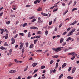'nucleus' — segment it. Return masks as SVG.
<instances>
[{"mask_svg": "<svg viewBox=\"0 0 79 79\" xmlns=\"http://www.w3.org/2000/svg\"><path fill=\"white\" fill-rule=\"evenodd\" d=\"M63 47H58L56 48V52H60L61 50V48H63Z\"/></svg>", "mask_w": 79, "mask_h": 79, "instance_id": "nucleus-1", "label": "nucleus"}, {"mask_svg": "<svg viewBox=\"0 0 79 79\" xmlns=\"http://www.w3.org/2000/svg\"><path fill=\"white\" fill-rule=\"evenodd\" d=\"M11 41L12 43H11V44L13 45V44H14V43L15 42V40L14 38H12L11 39Z\"/></svg>", "mask_w": 79, "mask_h": 79, "instance_id": "nucleus-2", "label": "nucleus"}, {"mask_svg": "<svg viewBox=\"0 0 79 79\" xmlns=\"http://www.w3.org/2000/svg\"><path fill=\"white\" fill-rule=\"evenodd\" d=\"M16 72V70H12L10 71L9 72V73H15Z\"/></svg>", "mask_w": 79, "mask_h": 79, "instance_id": "nucleus-3", "label": "nucleus"}, {"mask_svg": "<svg viewBox=\"0 0 79 79\" xmlns=\"http://www.w3.org/2000/svg\"><path fill=\"white\" fill-rule=\"evenodd\" d=\"M30 28L31 29H38V28L35 27H30Z\"/></svg>", "mask_w": 79, "mask_h": 79, "instance_id": "nucleus-4", "label": "nucleus"}, {"mask_svg": "<svg viewBox=\"0 0 79 79\" xmlns=\"http://www.w3.org/2000/svg\"><path fill=\"white\" fill-rule=\"evenodd\" d=\"M23 45H24V44L22 43L21 44L20 46V48H19V50H21L23 47Z\"/></svg>", "mask_w": 79, "mask_h": 79, "instance_id": "nucleus-5", "label": "nucleus"}, {"mask_svg": "<svg viewBox=\"0 0 79 79\" xmlns=\"http://www.w3.org/2000/svg\"><path fill=\"white\" fill-rule=\"evenodd\" d=\"M75 71H76V68L74 67L72 69V73L73 74V73H74L75 72Z\"/></svg>", "mask_w": 79, "mask_h": 79, "instance_id": "nucleus-6", "label": "nucleus"}, {"mask_svg": "<svg viewBox=\"0 0 79 79\" xmlns=\"http://www.w3.org/2000/svg\"><path fill=\"white\" fill-rule=\"evenodd\" d=\"M63 40H64V39L63 38H62L60 40V43L61 44L63 42Z\"/></svg>", "mask_w": 79, "mask_h": 79, "instance_id": "nucleus-7", "label": "nucleus"}, {"mask_svg": "<svg viewBox=\"0 0 79 79\" xmlns=\"http://www.w3.org/2000/svg\"><path fill=\"white\" fill-rule=\"evenodd\" d=\"M77 23V21H75L74 22H73L72 23H71L70 24V25H74V24H76V23Z\"/></svg>", "mask_w": 79, "mask_h": 79, "instance_id": "nucleus-8", "label": "nucleus"}, {"mask_svg": "<svg viewBox=\"0 0 79 79\" xmlns=\"http://www.w3.org/2000/svg\"><path fill=\"white\" fill-rule=\"evenodd\" d=\"M73 33V31H71L69 32L68 35L67 36H69V35H72Z\"/></svg>", "mask_w": 79, "mask_h": 79, "instance_id": "nucleus-9", "label": "nucleus"}, {"mask_svg": "<svg viewBox=\"0 0 79 79\" xmlns=\"http://www.w3.org/2000/svg\"><path fill=\"white\" fill-rule=\"evenodd\" d=\"M67 64H66V63H64L62 66V68H64V67H65V66L67 65Z\"/></svg>", "mask_w": 79, "mask_h": 79, "instance_id": "nucleus-10", "label": "nucleus"}, {"mask_svg": "<svg viewBox=\"0 0 79 79\" xmlns=\"http://www.w3.org/2000/svg\"><path fill=\"white\" fill-rule=\"evenodd\" d=\"M34 47V44H31L30 46V48H32Z\"/></svg>", "mask_w": 79, "mask_h": 79, "instance_id": "nucleus-11", "label": "nucleus"}, {"mask_svg": "<svg viewBox=\"0 0 79 79\" xmlns=\"http://www.w3.org/2000/svg\"><path fill=\"white\" fill-rule=\"evenodd\" d=\"M36 65H37V63H33L32 64V66L34 67H35Z\"/></svg>", "mask_w": 79, "mask_h": 79, "instance_id": "nucleus-12", "label": "nucleus"}, {"mask_svg": "<svg viewBox=\"0 0 79 79\" xmlns=\"http://www.w3.org/2000/svg\"><path fill=\"white\" fill-rule=\"evenodd\" d=\"M72 56H77V55L76 53H74V52H72Z\"/></svg>", "mask_w": 79, "mask_h": 79, "instance_id": "nucleus-13", "label": "nucleus"}, {"mask_svg": "<svg viewBox=\"0 0 79 79\" xmlns=\"http://www.w3.org/2000/svg\"><path fill=\"white\" fill-rule=\"evenodd\" d=\"M41 14H42V15H43L44 16H48V14H47L45 13H41Z\"/></svg>", "mask_w": 79, "mask_h": 79, "instance_id": "nucleus-14", "label": "nucleus"}, {"mask_svg": "<svg viewBox=\"0 0 79 79\" xmlns=\"http://www.w3.org/2000/svg\"><path fill=\"white\" fill-rule=\"evenodd\" d=\"M72 40V39L71 38L69 37L66 40V41L67 42H68V41H69V40Z\"/></svg>", "mask_w": 79, "mask_h": 79, "instance_id": "nucleus-15", "label": "nucleus"}, {"mask_svg": "<svg viewBox=\"0 0 79 79\" xmlns=\"http://www.w3.org/2000/svg\"><path fill=\"white\" fill-rule=\"evenodd\" d=\"M58 56H59L58 55H56L54 56H52V57L53 58H58Z\"/></svg>", "mask_w": 79, "mask_h": 79, "instance_id": "nucleus-16", "label": "nucleus"}, {"mask_svg": "<svg viewBox=\"0 0 79 79\" xmlns=\"http://www.w3.org/2000/svg\"><path fill=\"white\" fill-rule=\"evenodd\" d=\"M38 41V40H35L34 41V44H36V43H37V42Z\"/></svg>", "mask_w": 79, "mask_h": 79, "instance_id": "nucleus-17", "label": "nucleus"}, {"mask_svg": "<svg viewBox=\"0 0 79 79\" xmlns=\"http://www.w3.org/2000/svg\"><path fill=\"white\" fill-rule=\"evenodd\" d=\"M58 63H56V67H55V69H56L58 68Z\"/></svg>", "mask_w": 79, "mask_h": 79, "instance_id": "nucleus-18", "label": "nucleus"}, {"mask_svg": "<svg viewBox=\"0 0 79 79\" xmlns=\"http://www.w3.org/2000/svg\"><path fill=\"white\" fill-rule=\"evenodd\" d=\"M63 76V74L62 73L59 76V79H60Z\"/></svg>", "mask_w": 79, "mask_h": 79, "instance_id": "nucleus-19", "label": "nucleus"}, {"mask_svg": "<svg viewBox=\"0 0 79 79\" xmlns=\"http://www.w3.org/2000/svg\"><path fill=\"white\" fill-rule=\"evenodd\" d=\"M56 6H57V5H56V6H54L51 7H50V10H53V8H55V7H56Z\"/></svg>", "mask_w": 79, "mask_h": 79, "instance_id": "nucleus-20", "label": "nucleus"}, {"mask_svg": "<svg viewBox=\"0 0 79 79\" xmlns=\"http://www.w3.org/2000/svg\"><path fill=\"white\" fill-rule=\"evenodd\" d=\"M37 11H42V8L41 7H39L38 9L37 10Z\"/></svg>", "mask_w": 79, "mask_h": 79, "instance_id": "nucleus-21", "label": "nucleus"}, {"mask_svg": "<svg viewBox=\"0 0 79 79\" xmlns=\"http://www.w3.org/2000/svg\"><path fill=\"white\" fill-rule=\"evenodd\" d=\"M67 79H73V77L71 76H68L67 77Z\"/></svg>", "mask_w": 79, "mask_h": 79, "instance_id": "nucleus-22", "label": "nucleus"}, {"mask_svg": "<svg viewBox=\"0 0 79 79\" xmlns=\"http://www.w3.org/2000/svg\"><path fill=\"white\" fill-rule=\"evenodd\" d=\"M68 10H67L63 14V16H64V15H66V13H68Z\"/></svg>", "mask_w": 79, "mask_h": 79, "instance_id": "nucleus-23", "label": "nucleus"}, {"mask_svg": "<svg viewBox=\"0 0 79 79\" xmlns=\"http://www.w3.org/2000/svg\"><path fill=\"white\" fill-rule=\"evenodd\" d=\"M5 38L6 39L8 38V34H6V35Z\"/></svg>", "mask_w": 79, "mask_h": 79, "instance_id": "nucleus-24", "label": "nucleus"}, {"mask_svg": "<svg viewBox=\"0 0 79 79\" xmlns=\"http://www.w3.org/2000/svg\"><path fill=\"white\" fill-rule=\"evenodd\" d=\"M77 10V9L76 8H74L72 10V12H73V11H74L75 10Z\"/></svg>", "mask_w": 79, "mask_h": 79, "instance_id": "nucleus-25", "label": "nucleus"}, {"mask_svg": "<svg viewBox=\"0 0 79 79\" xmlns=\"http://www.w3.org/2000/svg\"><path fill=\"white\" fill-rule=\"evenodd\" d=\"M6 42L4 44V45L5 46H7V47H8L9 46V45L7 44H6Z\"/></svg>", "mask_w": 79, "mask_h": 79, "instance_id": "nucleus-26", "label": "nucleus"}, {"mask_svg": "<svg viewBox=\"0 0 79 79\" xmlns=\"http://www.w3.org/2000/svg\"><path fill=\"white\" fill-rule=\"evenodd\" d=\"M30 32H29L28 34V37H30L31 36V34H30Z\"/></svg>", "mask_w": 79, "mask_h": 79, "instance_id": "nucleus-27", "label": "nucleus"}, {"mask_svg": "<svg viewBox=\"0 0 79 79\" xmlns=\"http://www.w3.org/2000/svg\"><path fill=\"white\" fill-rule=\"evenodd\" d=\"M0 49H1V50H5V48H4V47L2 46L0 47Z\"/></svg>", "mask_w": 79, "mask_h": 79, "instance_id": "nucleus-28", "label": "nucleus"}, {"mask_svg": "<svg viewBox=\"0 0 79 79\" xmlns=\"http://www.w3.org/2000/svg\"><path fill=\"white\" fill-rule=\"evenodd\" d=\"M45 68V67L44 66H41V69H44Z\"/></svg>", "mask_w": 79, "mask_h": 79, "instance_id": "nucleus-29", "label": "nucleus"}, {"mask_svg": "<svg viewBox=\"0 0 79 79\" xmlns=\"http://www.w3.org/2000/svg\"><path fill=\"white\" fill-rule=\"evenodd\" d=\"M66 34H67V32L66 31H65L62 34V35H64Z\"/></svg>", "mask_w": 79, "mask_h": 79, "instance_id": "nucleus-30", "label": "nucleus"}, {"mask_svg": "<svg viewBox=\"0 0 79 79\" xmlns=\"http://www.w3.org/2000/svg\"><path fill=\"white\" fill-rule=\"evenodd\" d=\"M19 35H22V36H24V34L23 33H20L19 34Z\"/></svg>", "mask_w": 79, "mask_h": 79, "instance_id": "nucleus-31", "label": "nucleus"}, {"mask_svg": "<svg viewBox=\"0 0 79 79\" xmlns=\"http://www.w3.org/2000/svg\"><path fill=\"white\" fill-rule=\"evenodd\" d=\"M36 21V19H34L33 20H31V22L33 23L34 22V21Z\"/></svg>", "mask_w": 79, "mask_h": 79, "instance_id": "nucleus-32", "label": "nucleus"}, {"mask_svg": "<svg viewBox=\"0 0 79 79\" xmlns=\"http://www.w3.org/2000/svg\"><path fill=\"white\" fill-rule=\"evenodd\" d=\"M52 21H50L49 23V25H51L52 24Z\"/></svg>", "mask_w": 79, "mask_h": 79, "instance_id": "nucleus-33", "label": "nucleus"}, {"mask_svg": "<svg viewBox=\"0 0 79 79\" xmlns=\"http://www.w3.org/2000/svg\"><path fill=\"white\" fill-rule=\"evenodd\" d=\"M45 34L46 35H47L48 34V31L47 30L45 31Z\"/></svg>", "mask_w": 79, "mask_h": 79, "instance_id": "nucleus-34", "label": "nucleus"}, {"mask_svg": "<svg viewBox=\"0 0 79 79\" xmlns=\"http://www.w3.org/2000/svg\"><path fill=\"white\" fill-rule=\"evenodd\" d=\"M27 68H28V66H27V67L25 69H24V71H27Z\"/></svg>", "mask_w": 79, "mask_h": 79, "instance_id": "nucleus-35", "label": "nucleus"}, {"mask_svg": "<svg viewBox=\"0 0 79 79\" xmlns=\"http://www.w3.org/2000/svg\"><path fill=\"white\" fill-rule=\"evenodd\" d=\"M37 2H38V0H36L34 1V3L35 4H37Z\"/></svg>", "mask_w": 79, "mask_h": 79, "instance_id": "nucleus-36", "label": "nucleus"}, {"mask_svg": "<svg viewBox=\"0 0 79 79\" xmlns=\"http://www.w3.org/2000/svg\"><path fill=\"white\" fill-rule=\"evenodd\" d=\"M27 26V23H24L23 25V27H25V26Z\"/></svg>", "mask_w": 79, "mask_h": 79, "instance_id": "nucleus-37", "label": "nucleus"}, {"mask_svg": "<svg viewBox=\"0 0 79 79\" xmlns=\"http://www.w3.org/2000/svg\"><path fill=\"white\" fill-rule=\"evenodd\" d=\"M71 68H72V67H69V68L68 69V71H69H69H71Z\"/></svg>", "mask_w": 79, "mask_h": 79, "instance_id": "nucleus-38", "label": "nucleus"}, {"mask_svg": "<svg viewBox=\"0 0 79 79\" xmlns=\"http://www.w3.org/2000/svg\"><path fill=\"white\" fill-rule=\"evenodd\" d=\"M42 52V50H36V52Z\"/></svg>", "mask_w": 79, "mask_h": 79, "instance_id": "nucleus-39", "label": "nucleus"}, {"mask_svg": "<svg viewBox=\"0 0 79 79\" xmlns=\"http://www.w3.org/2000/svg\"><path fill=\"white\" fill-rule=\"evenodd\" d=\"M74 58H75V56H73V57H72L71 58V60H74Z\"/></svg>", "mask_w": 79, "mask_h": 79, "instance_id": "nucleus-40", "label": "nucleus"}, {"mask_svg": "<svg viewBox=\"0 0 79 79\" xmlns=\"http://www.w3.org/2000/svg\"><path fill=\"white\" fill-rule=\"evenodd\" d=\"M28 45H29V43L27 42V43L26 44V47H28Z\"/></svg>", "mask_w": 79, "mask_h": 79, "instance_id": "nucleus-41", "label": "nucleus"}, {"mask_svg": "<svg viewBox=\"0 0 79 79\" xmlns=\"http://www.w3.org/2000/svg\"><path fill=\"white\" fill-rule=\"evenodd\" d=\"M6 23L7 24H9L10 23V21H9L8 22H6Z\"/></svg>", "mask_w": 79, "mask_h": 79, "instance_id": "nucleus-42", "label": "nucleus"}, {"mask_svg": "<svg viewBox=\"0 0 79 79\" xmlns=\"http://www.w3.org/2000/svg\"><path fill=\"white\" fill-rule=\"evenodd\" d=\"M15 63H18V60L17 59H15Z\"/></svg>", "mask_w": 79, "mask_h": 79, "instance_id": "nucleus-43", "label": "nucleus"}, {"mask_svg": "<svg viewBox=\"0 0 79 79\" xmlns=\"http://www.w3.org/2000/svg\"><path fill=\"white\" fill-rule=\"evenodd\" d=\"M40 36H35V38H36V39H39V38H40Z\"/></svg>", "mask_w": 79, "mask_h": 79, "instance_id": "nucleus-44", "label": "nucleus"}, {"mask_svg": "<svg viewBox=\"0 0 79 79\" xmlns=\"http://www.w3.org/2000/svg\"><path fill=\"white\" fill-rule=\"evenodd\" d=\"M0 30L1 31H2V32H5V30L4 29H0Z\"/></svg>", "mask_w": 79, "mask_h": 79, "instance_id": "nucleus-45", "label": "nucleus"}, {"mask_svg": "<svg viewBox=\"0 0 79 79\" xmlns=\"http://www.w3.org/2000/svg\"><path fill=\"white\" fill-rule=\"evenodd\" d=\"M52 49L53 51H55V52H56V49L55 48H53Z\"/></svg>", "mask_w": 79, "mask_h": 79, "instance_id": "nucleus-46", "label": "nucleus"}, {"mask_svg": "<svg viewBox=\"0 0 79 79\" xmlns=\"http://www.w3.org/2000/svg\"><path fill=\"white\" fill-rule=\"evenodd\" d=\"M12 64L11 63H10L8 65V67H10V66L12 65V64Z\"/></svg>", "mask_w": 79, "mask_h": 79, "instance_id": "nucleus-47", "label": "nucleus"}, {"mask_svg": "<svg viewBox=\"0 0 79 79\" xmlns=\"http://www.w3.org/2000/svg\"><path fill=\"white\" fill-rule=\"evenodd\" d=\"M43 22V21H41V20H39L38 21V23H42Z\"/></svg>", "mask_w": 79, "mask_h": 79, "instance_id": "nucleus-48", "label": "nucleus"}, {"mask_svg": "<svg viewBox=\"0 0 79 79\" xmlns=\"http://www.w3.org/2000/svg\"><path fill=\"white\" fill-rule=\"evenodd\" d=\"M76 3H77V2L76 1H75L74 2V4L73 5V6H75V5H76Z\"/></svg>", "mask_w": 79, "mask_h": 79, "instance_id": "nucleus-49", "label": "nucleus"}, {"mask_svg": "<svg viewBox=\"0 0 79 79\" xmlns=\"http://www.w3.org/2000/svg\"><path fill=\"white\" fill-rule=\"evenodd\" d=\"M54 61L53 60H52L50 62V64H52V63H53Z\"/></svg>", "mask_w": 79, "mask_h": 79, "instance_id": "nucleus-50", "label": "nucleus"}, {"mask_svg": "<svg viewBox=\"0 0 79 79\" xmlns=\"http://www.w3.org/2000/svg\"><path fill=\"white\" fill-rule=\"evenodd\" d=\"M33 18H34V16H32L29 18V19H33Z\"/></svg>", "mask_w": 79, "mask_h": 79, "instance_id": "nucleus-51", "label": "nucleus"}, {"mask_svg": "<svg viewBox=\"0 0 79 79\" xmlns=\"http://www.w3.org/2000/svg\"><path fill=\"white\" fill-rule=\"evenodd\" d=\"M24 48H23L22 50V53H24Z\"/></svg>", "mask_w": 79, "mask_h": 79, "instance_id": "nucleus-52", "label": "nucleus"}, {"mask_svg": "<svg viewBox=\"0 0 79 79\" xmlns=\"http://www.w3.org/2000/svg\"><path fill=\"white\" fill-rule=\"evenodd\" d=\"M38 71V69L35 70L34 72V73H36V72H37Z\"/></svg>", "mask_w": 79, "mask_h": 79, "instance_id": "nucleus-53", "label": "nucleus"}, {"mask_svg": "<svg viewBox=\"0 0 79 79\" xmlns=\"http://www.w3.org/2000/svg\"><path fill=\"white\" fill-rule=\"evenodd\" d=\"M5 31H6V32H7V33H8V30H7L6 29V28H5Z\"/></svg>", "mask_w": 79, "mask_h": 79, "instance_id": "nucleus-54", "label": "nucleus"}, {"mask_svg": "<svg viewBox=\"0 0 79 79\" xmlns=\"http://www.w3.org/2000/svg\"><path fill=\"white\" fill-rule=\"evenodd\" d=\"M58 30V28L57 27H56L54 30L55 31H56Z\"/></svg>", "mask_w": 79, "mask_h": 79, "instance_id": "nucleus-55", "label": "nucleus"}, {"mask_svg": "<svg viewBox=\"0 0 79 79\" xmlns=\"http://www.w3.org/2000/svg\"><path fill=\"white\" fill-rule=\"evenodd\" d=\"M37 74H35L34 76H33L34 77H37Z\"/></svg>", "mask_w": 79, "mask_h": 79, "instance_id": "nucleus-56", "label": "nucleus"}, {"mask_svg": "<svg viewBox=\"0 0 79 79\" xmlns=\"http://www.w3.org/2000/svg\"><path fill=\"white\" fill-rule=\"evenodd\" d=\"M76 31V29L74 28V29H73L72 30V32H73H73H74V31Z\"/></svg>", "mask_w": 79, "mask_h": 79, "instance_id": "nucleus-57", "label": "nucleus"}, {"mask_svg": "<svg viewBox=\"0 0 79 79\" xmlns=\"http://www.w3.org/2000/svg\"><path fill=\"white\" fill-rule=\"evenodd\" d=\"M53 70H50V73L52 74V73L53 72Z\"/></svg>", "mask_w": 79, "mask_h": 79, "instance_id": "nucleus-58", "label": "nucleus"}, {"mask_svg": "<svg viewBox=\"0 0 79 79\" xmlns=\"http://www.w3.org/2000/svg\"><path fill=\"white\" fill-rule=\"evenodd\" d=\"M63 26V24L61 23V24L59 25V28H60V27H61V26Z\"/></svg>", "mask_w": 79, "mask_h": 79, "instance_id": "nucleus-59", "label": "nucleus"}, {"mask_svg": "<svg viewBox=\"0 0 79 79\" xmlns=\"http://www.w3.org/2000/svg\"><path fill=\"white\" fill-rule=\"evenodd\" d=\"M31 78H32V77L28 76L27 77V79H31Z\"/></svg>", "mask_w": 79, "mask_h": 79, "instance_id": "nucleus-60", "label": "nucleus"}, {"mask_svg": "<svg viewBox=\"0 0 79 79\" xmlns=\"http://www.w3.org/2000/svg\"><path fill=\"white\" fill-rule=\"evenodd\" d=\"M68 51V49L67 48L65 49L64 50V52H67Z\"/></svg>", "mask_w": 79, "mask_h": 79, "instance_id": "nucleus-61", "label": "nucleus"}, {"mask_svg": "<svg viewBox=\"0 0 79 79\" xmlns=\"http://www.w3.org/2000/svg\"><path fill=\"white\" fill-rule=\"evenodd\" d=\"M3 15V12H2L0 14V16H2Z\"/></svg>", "mask_w": 79, "mask_h": 79, "instance_id": "nucleus-62", "label": "nucleus"}, {"mask_svg": "<svg viewBox=\"0 0 79 79\" xmlns=\"http://www.w3.org/2000/svg\"><path fill=\"white\" fill-rule=\"evenodd\" d=\"M70 29H71V28L69 27L67 29V31H69Z\"/></svg>", "mask_w": 79, "mask_h": 79, "instance_id": "nucleus-63", "label": "nucleus"}, {"mask_svg": "<svg viewBox=\"0 0 79 79\" xmlns=\"http://www.w3.org/2000/svg\"><path fill=\"white\" fill-rule=\"evenodd\" d=\"M37 34H41V31H39L37 32Z\"/></svg>", "mask_w": 79, "mask_h": 79, "instance_id": "nucleus-64", "label": "nucleus"}]
</instances>
